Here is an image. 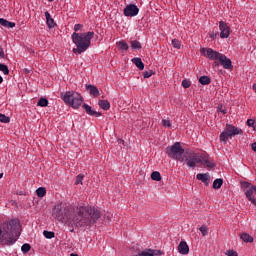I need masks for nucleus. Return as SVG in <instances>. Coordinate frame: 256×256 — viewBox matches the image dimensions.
Segmentation results:
<instances>
[{"label":"nucleus","mask_w":256,"mask_h":256,"mask_svg":"<svg viewBox=\"0 0 256 256\" xmlns=\"http://www.w3.org/2000/svg\"><path fill=\"white\" fill-rule=\"evenodd\" d=\"M53 217L66 225H93L101 218V212L93 206L68 208L67 204L59 203L53 209Z\"/></svg>","instance_id":"f257e3e1"},{"label":"nucleus","mask_w":256,"mask_h":256,"mask_svg":"<svg viewBox=\"0 0 256 256\" xmlns=\"http://www.w3.org/2000/svg\"><path fill=\"white\" fill-rule=\"evenodd\" d=\"M166 154L175 161H180V163L186 162V165L193 169L196 167L197 163H201V165H204V167H207L208 169H213V167H215V164L209 161V156L198 155L197 153L185 150L179 142H175L172 146H168L166 148Z\"/></svg>","instance_id":"f03ea898"},{"label":"nucleus","mask_w":256,"mask_h":256,"mask_svg":"<svg viewBox=\"0 0 256 256\" xmlns=\"http://www.w3.org/2000/svg\"><path fill=\"white\" fill-rule=\"evenodd\" d=\"M93 37H95V32H74L72 34V41L74 45H76V48H73V53H77L78 55L85 53V51L91 47V39H93Z\"/></svg>","instance_id":"7ed1b4c3"},{"label":"nucleus","mask_w":256,"mask_h":256,"mask_svg":"<svg viewBox=\"0 0 256 256\" xmlns=\"http://www.w3.org/2000/svg\"><path fill=\"white\" fill-rule=\"evenodd\" d=\"M21 235V228L14 225H0V244L13 245Z\"/></svg>","instance_id":"20e7f679"},{"label":"nucleus","mask_w":256,"mask_h":256,"mask_svg":"<svg viewBox=\"0 0 256 256\" xmlns=\"http://www.w3.org/2000/svg\"><path fill=\"white\" fill-rule=\"evenodd\" d=\"M200 53L201 55H204V57H208L210 61H215V67L220 63L224 69H233V62H231V59L227 58V56L219 53L218 51H215L211 48H202Z\"/></svg>","instance_id":"39448f33"},{"label":"nucleus","mask_w":256,"mask_h":256,"mask_svg":"<svg viewBox=\"0 0 256 256\" xmlns=\"http://www.w3.org/2000/svg\"><path fill=\"white\" fill-rule=\"evenodd\" d=\"M60 97L65 105H69V107H72L73 109H79L83 103V96L77 92H61Z\"/></svg>","instance_id":"423d86ee"},{"label":"nucleus","mask_w":256,"mask_h":256,"mask_svg":"<svg viewBox=\"0 0 256 256\" xmlns=\"http://www.w3.org/2000/svg\"><path fill=\"white\" fill-rule=\"evenodd\" d=\"M242 134H243V130H241V128L227 124L224 131L220 134V141H222V143H227V141H229L231 137L235 135H242Z\"/></svg>","instance_id":"0eeeda50"},{"label":"nucleus","mask_w":256,"mask_h":256,"mask_svg":"<svg viewBox=\"0 0 256 256\" xmlns=\"http://www.w3.org/2000/svg\"><path fill=\"white\" fill-rule=\"evenodd\" d=\"M241 187L244 190L247 199L256 206V186L251 185L249 182H242Z\"/></svg>","instance_id":"6e6552de"},{"label":"nucleus","mask_w":256,"mask_h":256,"mask_svg":"<svg viewBox=\"0 0 256 256\" xmlns=\"http://www.w3.org/2000/svg\"><path fill=\"white\" fill-rule=\"evenodd\" d=\"M124 15L125 17H137L139 15V7L135 4L127 5L124 8Z\"/></svg>","instance_id":"1a4fd4ad"},{"label":"nucleus","mask_w":256,"mask_h":256,"mask_svg":"<svg viewBox=\"0 0 256 256\" xmlns=\"http://www.w3.org/2000/svg\"><path fill=\"white\" fill-rule=\"evenodd\" d=\"M219 29H220V37L221 39H227L231 34V28L227 26V23L220 21L219 22Z\"/></svg>","instance_id":"9d476101"},{"label":"nucleus","mask_w":256,"mask_h":256,"mask_svg":"<svg viewBox=\"0 0 256 256\" xmlns=\"http://www.w3.org/2000/svg\"><path fill=\"white\" fill-rule=\"evenodd\" d=\"M196 179H198V181H202L205 185H209L211 175H209V173H199L196 175Z\"/></svg>","instance_id":"9b49d317"},{"label":"nucleus","mask_w":256,"mask_h":256,"mask_svg":"<svg viewBox=\"0 0 256 256\" xmlns=\"http://www.w3.org/2000/svg\"><path fill=\"white\" fill-rule=\"evenodd\" d=\"M82 107L88 115H91L92 117H101V112L93 110L88 104H83Z\"/></svg>","instance_id":"f8f14e48"},{"label":"nucleus","mask_w":256,"mask_h":256,"mask_svg":"<svg viewBox=\"0 0 256 256\" xmlns=\"http://www.w3.org/2000/svg\"><path fill=\"white\" fill-rule=\"evenodd\" d=\"M178 251L181 255H189V245H187V242L181 241L178 245Z\"/></svg>","instance_id":"ddd939ff"},{"label":"nucleus","mask_w":256,"mask_h":256,"mask_svg":"<svg viewBox=\"0 0 256 256\" xmlns=\"http://www.w3.org/2000/svg\"><path fill=\"white\" fill-rule=\"evenodd\" d=\"M86 91H88V93H90V95H92L93 97H99L100 95L99 89L95 87V85H86Z\"/></svg>","instance_id":"4468645a"},{"label":"nucleus","mask_w":256,"mask_h":256,"mask_svg":"<svg viewBox=\"0 0 256 256\" xmlns=\"http://www.w3.org/2000/svg\"><path fill=\"white\" fill-rule=\"evenodd\" d=\"M45 17H46V23L49 29H53L57 24H55V20L51 18V14L49 12H45Z\"/></svg>","instance_id":"2eb2a0df"},{"label":"nucleus","mask_w":256,"mask_h":256,"mask_svg":"<svg viewBox=\"0 0 256 256\" xmlns=\"http://www.w3.org/2000/svg\"><path fill=\"white\" fill-rule=\"evenodd\" d=\"M0 25H2V27H6V29H13V27H15L14 22H9L5 18H0Z\"/></svg>","instance_id":"dca6fc26"},{"label":"nucleus","mask_w":256,"mask_h":256,"mask_svg":"<svg viewBox=\"0 0 256 256\" xmlns=\"http://www.w3.org/2000/svg\"><path fill=\"white\" fill-rule=\"evenodd\" d=\"M98 105L104 111H109V109H111V103H109L107 100H99Z\"/></svg>","instance_id":"f3484780"},{"label":"nucleus","mask_w":256,"mask_h":256,"mask_svg":"<svg viewBox=\"0 0 256 256\" xmlns=\"http://www.w3.org/2000/svg\"><path fill=\"white\" fill-rule=\"evenodd\" d=\"M132 62L134 63V65H136V67L140 71H143L145 69V64H143V61L141 60V58H133Z\"/></svg>","instance_id":"a211bd4d"},{"label":"nucleus","mask_w":256,"mask_h":256,"mask_svg":"<svg viewBox=\"0 0 256 256\" xmlns=\"http://www.w3.org/2000/svg\"><path fill=\"white\" fill-rule=\"evenodd\" d=\"M240 238L242 239V241H244V243H253L254 241L253 237L245 232L240 234Z\"/></svg>","instance_id":"6ab92c4d"},{"label":"nucleus","mask_w":256,"mask_h":256,"mask_svg":"<svg viewBox=\"0 0 256 256\" xmlns=\"http://www.w3.org/2000/svg\"><path fill=\"white\" fill-rule=\"evenodd\" d=\"M222 186H223V179L217 178L214 180L213 189H221Z\"/></svg>","instance_id":"aec40b11"},{"label":"nucleus","mask_w":256,"mask_h":256,"mask_svg":"<svg viewBox=\"0 0 256 256\" xmlns=\"http://www.w3.org/2000/svg\"><path fill=\"white\" fill-rule=\"evenodd\" d=\"M47 105H49V100H47V98H40L38 100V103H37L38 107H47Z\"/></svg>","instance_id":"412c9836"},{"label":"nucleus","mask_w":256,"mask_h":256,"mask_svg":"<svg viewBox=\"0 0 256 256\" xmlns=\"http://www.w3.org/2000/svg\"><path fill=\"white\" fill-rule=\"evenodd\" d=\"M199 83H201V85H209V83H211V78L208 76H202L199 79Z\"/></svg>","instance_id":"4be33fe9"},{"label":"nucleus","mask_w":256,"mask_h":256,"mask_svg":"<svg viewBox=\"0 0 256 256\" xmlns=\"http://www.w3.org/2000/svg\"><path fill=\"white\" fill-rule=\"evenodd\" d=\"M36 195L38 197H45V195H47V190L44 187H40L36 190Z\"/></svg>","instance_id":"5701e85b"},{"label":"nucleus","mask_w":256,"mask_h":256,"mask_svg":"<svg viewBox=\"0 0 256 256\" xmlns=\"http://www.w3.org/2000/svg\"><path fill=\"white\" fill-rule=\"evenodd\" d=\"M43 235H44V237H45L46 239H54V237H55V232L44 230V231H43Z\"/></svg>","instance_id":"b1692460"},{"label":"nucleus","mask_w":256,"mask_h":256,"mask_svg":"<svg viewBox=\"0 0 256 256\" xmlns=\"http://www.w3.org/2000/svg\"><path fill=\"white\" fill-rule=\"evenodd\" d=\"M117 45L122 51H127V49H129V45L125 41H120Z\"/></svg>","instance_id":"393cba45"},{"label":"nucleus","mask_w":256,"mask_h":256,"mask_svg":"<svg viewBox=\"0 0 256 256\" xmlns=\"http://www.w3.org/2000/svg\"><path fill=\"white\" fill-rule=\"evenodd\" d=\"M151 179L153 181H161V173H159L157 171L152 172Z\"/></svg>","instance_id":"a878e982"},{"label":"nucleus","mask_w":256,"mask_h":256,"mask_svg":"<svg viewBox=\"0 0 256 256\" xmlns=\"http://www.w3.org/2000/svg\"><path fill=\"white\" fill-rule=\"evenodd\" d=\"M22 253H29L31 251V244L25 243L21 246Z\"/></svg>","instance_id":"bb28decb"},{"label":"nucleus","mask_w":256,"mask_h":256,"mask_svg":"<svg viewBox=\"0 0 256 256\" xmlns=\"http://www.w3.org/2000/svg\"><path fill=\"white\" fill-rule=\"evenodd\" d=\"M11 118L6 116L5 114L0 113V123H10Z\"/></svg>","instance_id":"cd10ccee"},{"label":"nucleus","mask_w":256,"mask_h":256,"mask_svg":"<svg viewBox=\"0 0 256 256\" xmlns=\"http://www.w3.org/2000/svg\"><path fill=\"white\" fill-rule=\"evenodd\" d=\"M84 178H85V175L79 174V175L76 177L75 185H83V179H84Z\"/></svg>","instance_id":"c85d7f7f"},{"label":"nucleus","mask_w":256,"mask_h":256,"mask_svg":"<svg viewBox=\"0 0 256 256\" xmlns=\"http://www.w3.org/2000/svg\"><path fill=\"white\" fill-rule=\"evenodd\" d=\"M5 225H21V222L19 221V219L14 218V219L7 221L5 223Z\"/></svg>","instance_id":"c756f323"},{"label":"nucleus","mask_w":256,"mask_h":256,"mask_svg":"<svg viewBox=\"0 0 256 256\" xmlns=\"http://www.w3.org/2000/svg\"><path fill=\"white\" fill-rule=\"evenodd\" d=\"M130 43H131L132 49H141V42L134 40V41H131Z\"/></svg>","instance_id":"7c9ffc66"},{"label":"nucleus","mask_w":256,"mask_h":256,"mask_svg":"<svg viewBox=\"0 0 256 256\" xmlns=\"http://www.w3.org/2000/svg\"><path fill=\"white\" fill-rule=\"evenodd\" d=\"M0 71H2L4 75H9V67L5 64H0Z\"/></svg>","instance_id":"2f4dec72"},{"label":"nucleus","mask_w":256,"mask_h":256,"mask_svg":"<svg viewBox=\"0 0 256 256\" xmlns=\"http://www.w3.org/2000/svg\"><path fill=\"white\" fill-rule=\"evenodd\" d=\"M199 231L202 233L203 237H205V235H207V233H209V228H207L206 225H202L199 228Z\"/></svg>","instance_id":"473e14b6"},{"label":"nucleus","mask_w":256,"mask_h":256,"mask_svg":"<svg viewBox=\"0 0 256 256\" xmlns=\"http://www.w3.org/2000/svg\"><path fill=\"white\" fill-rule=\"evenodd\" d=\"M172 47H174L175 49H181V41H179L177 39H173L172 40Z\"/></svg>","instance_id":"72a5a7b5"},{"label":"nucleus","mask_w":256,"mask_h":256,"mask_svg":"<svg viewBox=\"0 0 256 256\" xmlns=\"http://www.w3.org/2000/svg\"><path fill=\"white\" fill-rule=\"evenodd\" d=\"M153 75H154L153 70H149V71L143 72V77H144V79H149V77H151V76H153Z\"/></svg>","instance_id":"f704fd0d"},{"label":"nucleus","mask_w":256,"mask_h":256,"mask_svg":"<svg viewBox=\"0 0 256 256\" xmlns=\"http://www.w3.org/2000/svg\"><path fill=\"white\" fill-rule=\"evenodd\" d=\"M225 255H226V256H239V254H238L237 251H235V250H227V251L225 252Z\"/></svg>","instance_id":"c9c22d12"},{"label":"nucleus","mask_w":256,"mask_h":256,"mask_svg":"<svg viewBox=\"0 0 256 256\" xmlns=\"http://www.w3.org/2000/svg\"><path fill=\"white\" fill-rule=\"evenodd\" d=\"M182 87H184V89H189V87H191V81L183 80L182 81Z\"/></svg>","instance_id":"e433bc0d"},{"label":"nucleus","mask_w":256,"mask_h":256,"mask_svg":"<svg viewBox=\"0 0 256 256\" xmlns=\"http://www.w3.org/2000/svg\"><path fill=\"white\" fill-rule=\"evenodd\" d=\"M162 125H163V127H171V121H169L167 119H163Z\"/></svg>","instance_id":"4c0bfd02"},{"label":"nucleus","mask_w":256,"mask_h":256,"mask_svg":"<svg viewBox=\"0 0 256 256\" xmlns=\"http://www.w3.org/2000/svg\"><path fill=\"white\" fill-rule=\"evenodd\" d=\"M247 125H248V127H253V129H255V120L248 119L247 120Z\"/></svg>","instance_id":"58836bf2"},{"label":"nucleus","mask_w":256,"mask_h":256,"mask_svg":"<svg viewBox=\"0 0 256 256\" xmlns=\"http://www.w3.org/2000/svg\"><path fill=\"white\" fill-rule=\"evenodd\" d=\"M218 111H219L220 113H223V115H225V114L227 113V109H225V108L223 107V105L218 106Z\"/></svg>","instance_id":"ea45409f"},{"label":"nucleus","mask_w":256,"mask_h":256,"mask_svg":"<svg viewBox=\"0 0 256 256\" xmlns=\"http://www.w3.org/2000/svg\"><path fill=\"white\" fill-rule=\"evenodd\" d=\"M81 29H83V26L81 24H76L74 25V31L75 33H77V31H80Z\"/></svg>","instance_id":"a19ab883"},{"label":"nucleus","mask_w":256,"mask_h":256,"mask_svg":"<svg viewBox=\"0 0 256 256\" xmlns=\"http://www.w3.org/2000/svg\"><path fill=\"white\" fill-rule=\"evenodd\" d=\"M159 255V251L157 250H152L151 256Z\"/></svg>","instance_id":"79ce46f5"},{"label":"nucleus","mask_w":256,"mask_h":256,"mask_svg":"<svg viewBox=\"0 0 256 256\" xmlns=\"http://www.w3.org/2000/svg\"><path fill=\"white\" fill-rule=\"evenodd\" d=\"M5 56V52L3 51V48L0 47V57H4Z\"/></svg>","instance_id":"37998d69"},{"label":"nucleus","mask_w":256,"mask_h":256,"mask_svg":"<svg viewBox=\"0 0 256 256\" xmlns=\"http://www.w3.org/2000/svg\"><path fill=\"white\" fill-rule=\"evenodd\" d=\"M251 147L252 150L256 153V142L252 143Z\"/></svg>","instance_id":"c03bdc74"},{"label":"nucleus","mask_w":256,"mask_h":256,"mask_svg":"<svg viewBox=\"0 0 256 256\" xmlns=\"http://www.w3.org/2000/svg\"><path fill=\"white\" fill-rule=\"evenodd\" d=\"M3 83V77L0 76V84Z\"/></svg>","instance_id":"a18cd8bd"},{"label":"nucleus","mask_w":256,"mask_h":256,"mask_svg":"<svg viewBox=\"0 0 256 256\" xmlns=\"http://www.w3.org/2000/svg\"><path fill=\"white\" fill-rule=\"evenodd\" d=\"M70 256H79L78 254L72 253Z\"/></svg>","instance_id":"49530a36"},{"label":"nucleus","mask_w":256,"mask_h":256,"mask_svg":"<svg viewBox=\"0 0 256 256\" xmlns=\"http://www.w3.org/2000/svg\"><path fill=\"white\" fill-rule=\"evenodd\" d=\"M0 179H3V173H0Z\"/></svg>","instance_id":"de8ad7c7"},{"label":"nucleus","mask_w":256,"mask_h":256,"mask_svg":"<svg viewBox=\"0 0 256 256\" xmlns=\"http://www.w3.org/2000/svg\"><path fill=\"white\" fill-rule=\"evenodd\" d=\"M71 232H73V229H70Z\"/></svg>","instance_id":"09e8293b"},{"label":"nucleus","mask_w":256,"mask_h":256,"mask_svg":"<svg viewBox=\"0 0 256 256\" xmlns=\"http://www.w3.org/2000/svg\"><path fill=\"white\" fill-rule=\"evenodd\" d=\"M48 1L53 2V0H48Z\"/></svg>","instance_id":"8fccbe9b"}]
</instances>
